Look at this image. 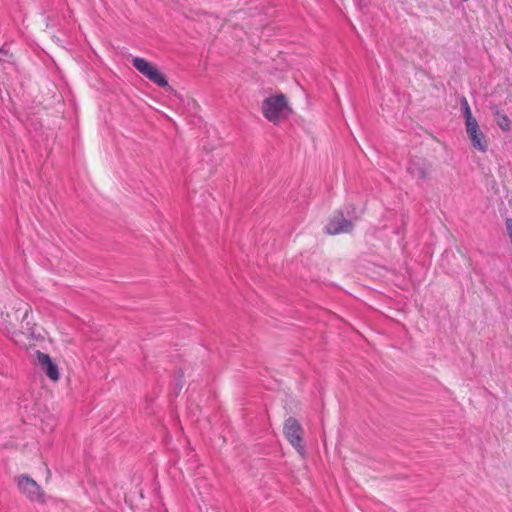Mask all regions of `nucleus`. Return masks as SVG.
I'll return each instance as SVG.
<instances>
[{"instance_id": "1", "label": "nucleus", "mask_w": 512, "mask_h": 512, "mask_svg": "<svg viewBox=\"0 0 512 512\" xmlns=\"http://www.w3.org/2000/svg\"><path fill=\"white\" fill-rule=\"evenodd\" d=\"M261 110L263 116L275 125L286 120L292 112L288 100L283 94L266 97L262 102Z\"/></svg>"}, {"instance_id": "2", "label": "nucleus", "mask_w": 512, "mask_h": 512, "mask_svg": "<svg viewBox=\"0 0 512 512\" xmlns=\"http://www.w3.org/2000/svg\"><path fill=\"white\" fill-rule=\"evenodd\" d=\"M132 65L139 73H141L144 77L159 87H166L168 85L165 76L158 70L155 65L146 59L141 57H134L132 59Z\"/></svg>"}, {"instance_id": "3", "label": "nucleus", "mask_w": 512, "mask_h": 512, "mask_svg": "<svg viewBox=\"0 0 512 512\" xmlns=\"http://www.w3.org/2000/svg\"><path fill=\"white\" fill-rule=\"evenodd\" d=\"M284 435L289 443L297 450V452L304 457L305 446L303 444V429L297 420L288 418L284 424Z\"/></svg>"}, {"instance_id": "4", "label": "nucleus", "mask_w": 512, "mask_h": 512, "mask_svg": "<svg viewBox=\"0 0 512 512\" xmlns=\"http://www.w3.org/2000/svg\"><path fill=\"white\" fill-rule=\"evenodd\" d=\"M18 488L21 493L26 495L31 501L45 503V496L40 486L30 477L21 476L18 479Z\"/></svg>"}, {"instance_id": "5", "label": "nucleus", "mask_w": 512, "mask_h": 512, "mask_svg": "<svg viewBox=\"0 0 512 512\" xmlns=\"http://www.w3.org/2000/svg\"><path fill=\"white\" fill-rule=\"evenodd\" d=\"M466 133L472 146L480 151L486 152L488 149V142L485 135L482 133L478 121L472 120L465 123Z\"/></svg>"}, {"instance_id": "6", "label": "nucleus", "mask_w": 512, "mask_h": 512, "mask_svg": "<svg viewBox=\"0 0 512 512\" xmlns=\"http://www.w3.org/2000/svg\"><path fill=\"white\" fill-rule=\"evenodd\" d=\"M351 229V221L344 219L342 214L335 215L333 218H331L325 227L326 232L331 235L346 233Z\"/></svg>"}, {"instance_id": "7", "label": "nucleus", "mask_w": 512, "mask_h": 512, "mask_svg": "<svg viewBox=\"0 0 512 512\" xmlns=\"http://www.w3.org/2000/svg\"><path fill=\"white\" fill-rule=\"evenodd\" d=\"M37 359L41 369L45 372L48 378L52 381H57L59 379V371L49 355L39 352Z\"/></svg>"}, {"instance_id": "8", "label": "nucleus", "mask_w": 512, "mask_h": 512, "mask_svg": "<svg viewBox=\"0 0 512 512\" xmlns=\"http://www.w3.org/2000/svg\"><path fill=\"white\" fill-rule=\"evenodd\" d=\"M495 120L497 125L503 130V131H509L511 122L508 116L504 113H501L500 111H497L495 113Z\"/></svg>"}, {"instance_id": "9", "label": "nucleus", "mask_w": 512, "mask_h": 512, "mask_svg": "<svg viewBox=\"0 0 512 512\" xmlns=\"http://www.w3.org/2000/svg\"><path fill=\"white\" fill-rule=\"evenodd\" d=\"M461 109L465 119V123L476 119L473 117L472 111L465 97L461 99Z\"/></svg>"}, {"instance_id": "10", "label": "nucleus", "mask_w": 512, "mask_h": 512, "mask_svg": "<svg viewBox=\"0 0 512 512\" xmlns=\"http://www.w3.org/2000/svg\"><path fill=\"white\" fill-rule=\"evenodd\" d=\"M29 310H30L29 306L26 305L25 313H24V318L23 319H25L27 317Z\"/></svg>"}]
</instances>
